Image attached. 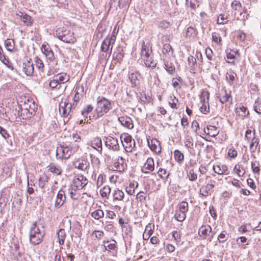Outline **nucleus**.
Instances as JSON below:
<instances>
[{
  "label": "nucleus",
  "instance_id": "f257e3e1",
  "mask_svg": "<svg viewBox=\"0 0 261 261\" xmlns=\"http://www.w3.org/2000/svg\"><path fill=\"white\" fill-rule=\"evenodd\" d=\"M44 234V232L41 231L36 222L34 223L29 232L30 243L34 245L39 244L42 241Z\"/></svg>",
  "mask_w": 261,
  "mask_h": 261
},
{
  "label": "nucleus",
  "instance_id": "f03ea898",
  "mask_svg": "<svg viewBox=\"0 0 261 261\" xmlns=\"http://www.w3.org/2000/svg\"><path fill=\"white\" fill-rule=\"evenodd\" d=\"M111 108V103L109 100L104 97L99 96L97 100L95 112L97 118L100 117L107 113Z\"/></svg>",
  "mask_w": 261,
  "mask_h": 261
},
{
  "label": "nucleus",
  "instance_id": "7ed1b4c3",
  "mask_svg": "<svg viewBox=\"0 0 261 261\" xmlns=\"http://www.w3.org/2000/svg\"><path fill=\"white\" fill-rule=\"evenodd\" d=\"M56 34L59 39L66 43H73L75 40L73 33L64 27L58 29Z\"/></svg>",
  "mask_w": 261,
  "mask_h": 261
},
{
  "label": "nucleus",
  "instance_id": "20e7f679",
  "mask_svg": "<svg viewBox=\"0 0 261 261\" xmlns=\"http://www.w3.org/2000/svg\"><path fill=\"white\" fill-rule=\"evenodd\" d=\"M121 143L126 152H130L135 147V141L128 134L121 135L120 137Z\"/></svg>",
  "mask_w": 261,
  "mask_h": 261
},
{
  "label": "nucleus",
  "instance_id": "39448f33",
  "mask_svg": "<svg viewBox=\"0 0 261 261\" xmlns=\"http://www.w3.org/2000/svg\"><path fill=\"white\" fill-rule=\"evenodd\" d=\"M72 154V150L69 146H60L57 147L56 155L59 159H67Z\"/></svg>",
  "mask_w": 261,
  "mask_h": 261
},
{
  "label": "nucleus",
  "instance_id": "423d86ee",
  "mask_svg": "<svg viewBox=\"0 0 261 261\" xmlns=\"http://www.w3.org/2000/svg\"><path fill=\"white\" fill-rule=\"evenodd\" d=\"M209 97L210 93L208 91H203L200 97L202 106L200 108V111L203 114L209 112Z\"/></svg>",
  "mask_w": 261,
  "mask_h": 261
},
{
  "label": "nucleus",
  "instance_id": "0eeeda50",
  "mask_svg": "<svg viewBox=\"0 0 261 261\" xmlns=\"http://www.w3.org/2000/svg\"><path fill=\"white\" fill-rule=\"evenodd\" d=\"M88 180L83 175H77L73 180V186L75 189L74 191L77 190H81L83 189L88 184Z\"/></svg>",
  "mask_w": 261,
  "mask_h": 261
},
{
  "label": "nucleus",
  "instance_id": "6e6552de",
  "mask_svg": "<svg viewBox=\"0 0 261 261\" xmlns=\"http://www.w3.org/2000/svg\"><path fill=\"white\" fill-rule=\"evenodd\" d=\"M106 146L114 151H118L120 149L117 139L111 136L106 137L104 139Z\"/></svg>",
  "mask_w": 261,
  "mask_h": 261
},
{
  "label": "nucleus",
  "instance_id": "1a4fd4ad",
  "mask_svg": "<svg viewBox=\"0 0 261 261\" xmlns=\"http://www.w3.org/2000/svg\"><path fill=\"white\" fill-rule=\"evenodd\" d=\"M231 93V91L227 90L225 88H223L219 91L217 96L220 101L223 104L229 101V99L231 102L232 99Z\"/></svg>",
  "mask_w": 261,
  "mask_h": 261
},
{
  "label": "nucleus",
  "instance_id": "9d476101",
  "mask_svg": "<svg viewBox=\"0 0 261 261\" xmlns=\"http://www.w3.org/2000/svg\"><path fill=\"white\" fill-rule=\"evenodd\" d=\"M102 245L106 250L112 251L116 253L117 252L118 247H117V242L114 240H107L102 242Z\"/></svg>",
  "mask_w": 261,
  "mask_h": 261
},
{
  "label": "nucleus",
  "instance_id": "9b49d317",
  "mask_svg": "<svg viewBox=\"0 0 261 261\" xmlns=\"http://www.w3.org/2000/svg\"><path fill=\"white\" fill-rule=\"evenodd\" d=\"M115 40L116 37L114 35L111 37H106L102 42L101 46V51L103 52H107L111 44H114Z\"/></svg>",
  "mask_w": 261,
  "mask_h": 261
},
{
  "label": "nucleus",
  "instance_id": "f8f14e48",
  "mask_svg": "<svg viewBox=\"0 0 261 261\" xmlns=\"http://www.w3.org/2000/svg\"><path fill=\"white\" fill-rule=\"evenodd\" d=\"M66 201L65 191L61 189L58 193L55 203V207L59 208L62 206Z\"/></svg>",
  "mask_w": 261,
  "mask_h": 261
},
{
  "label": "nucleus",
  "instance_id": "ddd939ff",
  "mask_svg": "<svg viewBox=\"0 0 261 261\" xmlns=\"http://www.w3.org/2000/svg\"><path fill=\"white\" fill-rule=\"evenodd\" d=\"M154 163L153 159L151 158H148L144 166L142 167L141 170L143 173H148L154 170Z\"/></svg>",
  "mask_w": 261,
  "mask_h": 261
},
{
  "label": "nucleus",
  "instance_id": "4468645a",
  "mask_svg": "<svg viewBox=\"0 0 261 261\" xmlns=\"http://www.w3.org/2000/svg\"><path fill=\"white\" fill-rule=\"evenodd\" d=\"M118 121L122 126L128 129L134 128V124L132 119L128 116H124L119 117L118 118Z\"/></svg>",
  "mask_w": 261,
  "mask_h": 261
},
{
  "label": "nucleus",
  "instance_id": "2eb2a0df",
  "mask_svg": "<svg viewBox=\"0 0 261 261\" xmlns=\"http://www.w3.org/2000/svg\"><path fill=\"white\" fill-rule=\"evenodd\" d=\"M148 145L150 149L156 153H159L161 151L160 142L156 139H152L150 141L148 140Z\"/></svg>",
  "mask_w": 261,
  "mask_h": 261
},
{
  "label": "nucleus",
  "instance_id": "dca6fc26",
  "mask_svg": "<svg viewBox=\"0 0 261 261\" xmlns=\"http://www.w3.org/2000/svg\"><path fill=\"white\" fill-rule=\"evenodd\" d=\"M72 105L70 103H66L62 102L60 104L59 111L64 117H67L70 114L71 110Z\"/></svg>",
  "mask_w": 261,
  "mask_h": 261
},
{
  "label": "nucleus",
  "instance_id": "f3484780",
  "mask_svg": "<svg viewBox=\"0 0 261 261\" xmlns=\"http://www.w3.org/2000/svg\"><path fill=\"white\" fill-rule=\"evenodd\" d=\"M152 55V48L149 45L145 44V42H143L142 45V50L141 52V56L143 59L151 56Z\"/></svg>",
  "mask_w": 261,
  "mask_h": 261
},
{
  "label": "nucleus",
  "instance_id": "a211bd4d",
  "mask_svg": "<svg viewBox=\"0 0 261 261\" xmlns=\"http://www.w3.org/2000/svg\"><path fill=\"white\" fill-rule=\"evenodd\" d=\"M204 132L210 137H215L219 134V130L215 126L207 125L206 128H204Z\"/></svg>",
  "mask_w": 261,
  "mask_h": 261
},
{
  "label": "nucleus",
  "instance_id": "6ab92c4d",
  "mask_svg": "<svg viewBox=\"0 0 261 261\" xmlns=\"http://www.w3.org/2000/svg\"><path fill=\"white\" fill-rule=\"evenodd\" d=\"M23 71L28 76L32 75L34 72V66L31 61H27L22 65Z\"/></svg>",
  "mask_w": 261,
  "mask_h": 261
},
{
  "label": "nucleus",
  "instance_id": "aec40b11",
  "mask_svg": "<svg viewBox=\"0 0 261 261\" xmlns=\"http://www.w3.org/2000/svg\"><path fill=\"white\" fill-rule=\"evenodd\" d=\"M211 231V227L209 225H202L198 230V234L203 239H206L208 232Z\"/></svg>",
  "mask_w": 261,
  "mask_h": 261
},
{
  "label": "nucleus",
  "instance_id": "412c9836",
  "mask_svg": "<svg viewBox=\"0 0 261 261\" xmlns=\"http://www.w3.org/2000/svg\"><path fill=\"white\" fill-rule=\"evenodd\" d=\"M236 113L242 119H244L249 114L247 108L243 106L238 107L236 109Z\"/></svg>",
  "mask_w": 261,
  "mask_h": 261
},
{
  "label": "nucleus",
  "instance_id": "4be33fe9",
  "mask_svg": "<svg viewBox=\"0 0 261 261\" xmlns=\"http://www.w3.org/2000/svg\"><path fill=\"white\" fill-rule=\"evenodd\" d=\"M213 169L215 173L222 175V174H227L226 172L227 171V167L223 164H219L213 166Z\"/></svg>",
  "mask_w": 261,
  "mask_h": 261
},
{
  "label": "nucleus",
  "instance_id": "5701e85b",
  "mask_svg": "<svg viewBox=\"0 0 261 261\" xmlns=\"http://www.w3.org/2000/svg\"><path fill=\"white\" fill-rule=\"evenodd\" d=\"M112 194L113 201H122L124 197V192L118 189H116L113 191Z\"/></svg>",
  "mask_w": 261,
  "mask_h": 261
},
{
  "label": "nucleus",
  "instance_id": "b1692460",
  "mask_svg": "<svg viewBox=\"0 0 261 261\" xmlns=\"http://www.w3.org/2000/svg\"><path fill=\"white\" fill-rule=\"evenodd\" d=\"M91 146L98 151L101 152L102 148L101 139L99 137L93 138L91 141Z\"/></svg>",
  "mask_w": 261,
  "mask_h": 261
},
{
  "label": "nucleus",
  "instance_id": "393cba45",
  "mask_svg": "<svg viewBox=\"0 0 261 261\" xmlns=\"http://www.w3.org/2000/svg\"><path fill=\"white\" fill-rule=\"evenodd\" d=\"M75 166L83 171H86L89 167V163L87 160H81L76 162Z\"/></svg>",
  "mask_w": 261,
  "mask_h": 261
},
{
  "label": "nucleus",
  "instance_id": "a878e982",
  "mask_svg": "<svg viewBox=\"0 0 261 261\" xmlns=\"http://www.w3.org/2000/svg\"><path fill=\"white\" fill-rule=\"evenodd\" d=\"M60 83H65L70 80V76L66 73H60L54 76Z\"/></svg>",
  "mask_w": 261,
  "mask_h": 261
},
{
  "label": "nucleus",
  "instance_id": "bb28decb",
  "mask_svg": "<svg viewBox=\"0 0 261 261\" xmlns=\"http://www.w3.org/2000/svg\"><path fill=\"white\" fill-rule=\"evenodd\" d=\"M164 68L170 74H173L175 72V67L173 63L169 61H164Z\"/></svg>",
  "mask_w": 261,
  "mask_h": 261
},
{
  "label": "nucleus",
  "instance_id": "cd10ccee",
  "mask_svg": "<svg viewBox=\"0 0 261 261\" xmlns=\"http://www.w3.org/2000/svg\"><path fill=\"white\" fill-rule=\"evenodd\" d=\"M215 187V185L213 184H207L205 187H203L200 190V193L201 195L206 197L208 195V192Z\"/></svg>",
  "mask_w": 261,
  "mask_h": 261
},
{
  "label": "nucleus",
  "instance_id": "c85d7f7f",
  "mask_svg": "<svg viewBox=\"0 0 261 261\" xmlns=\"http://www.w3.org/2000/svg\"><path fill=\"white\" fill-rule=\"evenodd\" d=\"M173 49L170 44L166 43L164 45L162 52L164 55L166 56H170L173 54Z\"/></svg>",
  "mask_w": 261,
  "mask_h": 261
},
{
  "label": "nucleus",
  "instance_id": "c756f323",
  "mask_svg": "<svg viewBox=\"0 0 261 261\" xmlns=\"http://www.w3.org/2000/svg\"><path fill=\"white\" fill-rule=\"evenodd\" d=\"M33 107H32L30 106L29 109L28 108H25L22 109V111H23V115L25 113L27 117L31 118L35 114V109L36 107L34 103H33Z\"/></svg>",
  "mask_w": 261,
  "mask_h": 261
},
{
  "label": "nucleus",
  "instance_id": "7c9ffc66",
  "mask_svg": "<svg viewBox=\"0 0 261 261\" xmlns=\"http://www.w3.org/2000/svg\"><path fill=\"white\" fill-rule=\"evenodd\" d=\"M250 142V149L251 152H254L256 151V148L259 145V139L255 136L252 138V139Z\"/></svg>",
  "mask_w": 261,
  "mask_h": 261
},
{
  "label": "nucleus",
  "instance_id": "2f4dec72",
  "mask_svg": "<svg viewBox=\"0 0 261 261\" xmlns=\"http://www.w3.org/2000/svg\"><path fill=\"white\" fill-rule=\"evenodd\" d=\"M197 35V31L192 27H189L188 28L186 36L188 38H194Z\"/></svg>",
  "mask_w": 261,
  "mask_h": 261
},
{
  "label": "nucleus",
  "instance_id": "473e14b6",
  "mask_svg": "<svg viewBox=\"0 0 261 261\" xmlns=\"http://www.w3.org/2000/svg\"><path fill=\"white\" fill-rule=\"evenodd\" d=\"M175 219L179 222H182L186 218V213L177 210L174 214Z\"/></svg>",
  "mask_w": 261,
  "mask_h": 261
},
{
  "label": "nucleus",
  "instance_id": "72a5a7b5",
  "mask_svg": "<svg viewBox=\"0 0 261 261\" xmlns=\"http://www.w3.org/2000/svg\"><path fill=\"white\" fill-rule=\"evenodd\" d=\"M19 13L21 15L18 14L17 15H19L21 17V20L25 24V25H30L32 24V22L31 16L27 14H23L21 12H20Z\"/></svg>",
  "mask_w": 261,
  "mask_h": 261
},
{
  "label": "nucleus",
  "instance_id": "f704fd0d",
  "mask_svg": "<svg viewBox=\"0 0 261 261\" xmlns=\"http://www.w3.org/2000/svg\"><path fill=\"white\" fill-rule=\"evenodd\" d=\"M144 63L146 67H151L154 68L155 67L156 63L154 61L153 59L152 55L143 59Z\"/></svg>",
  "mask_w": 261,
  "mask_h": 261
},
{
  "label": "nucleus",
  "instance_id": "c9c22d12",
  "mask_svg": "<svg viewBox=\"0 0 261 261\" xmlns=\"http://www.w3.org/2000/svg\"><path fill=\"white\" fill-rule=\"evenodd\" d=\"M49 177L45 174H43L39 178V186L40 188H44L46 184L48 182Z\"/></svg>",
  "mask_w": 261,
  "mask_h": 261
},
{
  "label": "nucleus",
  "instance_id": "e433bc0d",
  "mask_svg": "<svg viewBox=\"0 0 261 261\" xmlns=\"http://www.w3.org/2000/svg\"><path fill=\"white\" fill-rule=\"evenodd\" d=\"M251 169L254 173L259 174L260 171V165L258 161H254L251 162Z\"/></svg>",
  "mask_w": 261,
  "mask_h": 261
},
{
  "label": "nucleus",
  "instance_id": "4c0bfd02",
  "mask_svg": "<svg viewBox=\"0 0 261 261\" xmlns=\"http://www.w3.org/2000/svg\"><path fill=\"white\" fill-rule=\"evenodd\" d=\"M139 184L138 182H130L129 187L126 188V192L128 194L132 195L135 193V190L138 187Z\"/></svg>",
  "mask_w": 261,
  "mask_h": 261
},
{
  "label": "nucleus",
  "instance_id": "58836bf2",
  "mask_svg": "<svg viewBox=\"0 0 261 261\" xmlns=\"http://www.w3.org/2000/svg\"><path fill=\"white\" fill-rule=\"evenodd\" d=\"M14 41L11 39H7L5 41V46L6 49L11 52H12L14 49Z\"/></svg>",
  "mask_w": 261,
  "mask_h": 261
},
{
  "label": "nucleus",
  "instance_id": "ea45409f",
  "mask_svg": "<svg viewBox=\"0 0 261 261\" xmlns=\"http://www.w3.org/2000/svg\"><path fill=\"white\" fill-rule=\"evenodd\" d=\"M236 76L237 74L231 70H229L226 74V80L230 85L233 84Z\"/></svg>",
  "mask_w": 261,
  "mask_h": 261
},
{
  "label": "nucleus",
  "instance_id": "a19ab883",
  "mask_svg": "<svg viewBox=\"0 0 261 261\" xmlns=\"http://www.w3.org/2000/svg\"><path fill=\"white\" fill-rule=\"evenodd\" d=\"M58 238V242L60 245H63L64 243V241L66 238V233L64 229H60L57 233Z\"/></svg>",
  "mask_w": 261,
  "mask_h": 261
},
{
  "label": "nucleus",
  "instance_id": "79ce46f5",
  "mask_svg": "<svg viewBox=\"0 0 261 261\" xmlns=\"http://www.w3.org/2000/svg\"><path fill=\"white\" fill-rule=\"evenodd\" d=\"M111 192V190L110 187L109 186H105L100 190V195L102 197L108 199Z\"/></svg>",
  "mask_w": 261,
  "mask_h": 261
},
{
  "label": "nucleus",
  "instance_id": "37998d69",
  "mask_svg": "<svg viewBox=\"0 0 261 261\" xmlns=\"http://www.w3.org/2000/svg\"><path fill=\"white\" fill-rule=\"evenodd\" d=\"M138 75H140L138 72L132 73L129 76V79L131 82L132 87H136L137 86V81L138 80Z\"/></svg>",
  "mask_w": 261,
  "mask_h": 261
},
{
  "label": "nucleus",
  "instance_id": "c03bdc74",
  "mask_svg": "<svg viewBox=\"0 0 261 261\" xmlns=\"http://www.w3.org/2000/svg\"><path fill=\"white\" fill-rule=\"evenodd\" d=\"M174 156L175 160L178 163H181L184 159L183 153L178 150H175L174 152Z\"/></svg>",
  "mask_w": 261,
  "mask_h": 261
},
{
  "label": "nucleus",
  "instance_id": "a18cd8bd",
  "mask_svg": "<svg viewBox=\"0 0 261 261\" xmlns=\"http://www.w3.org/2000/svg\"><path fill=\"white\" fill-rule=\"evenodd\" d=\"M255 130L253 128V130L248 129L246 131L245 138L248 141L252 140V138L255 137Z\"/></svg>",
  "mask_w": 261,
  "mask_h": 261
},
{
  "label": "nucleus",
  "instance_id": "49530a36",
  "mask_svg": "<svg viewBox=\"0 0 261 261\" xmlns=\"http://www.w3.org/2000/svg\"><path fill=\"white\" fill-rule=\"evenodd\" d=\"M48 170L52 173H55L58 175L61 174L62 170L59 166L50 165L49 166Z\"/></svg>",
  "mask_w": 261,
  "mask_h": 261
},
{
  "label": "nucleus",
  "instance_id": "de8ad7c7",
  "mask_svg": "<svg viewBox=\"0 0 261 261\" xmlns=\"http://www.w3.org/2000/svg\"><path fill=\"white\" fill-rule=\"evenodd\" d=\"M184 144L187 148H193V139L191 137L187 136L184 139Z\"/></svg>",
  "mask_w": 261,
  "mask_h": 261
},
{
  "label": "nucleus",
  "instance_id": "09e8293b",
  "mask_svg": "<svg viewBox=\"0 0 261 261\" xmlns=\"http://www.w3.org/2000/svg\"><path fill=\"white\" fill-rule=\"evenodd\" d=\"M92 217L96 220H98L104 216L103 212L101 210H97L91 214Z\"/></svg>",
  "mask_w": 261,
  "mask_h": 261
},
{
  "label": "nucleus",
  "instance_id": "8fccbe9b",
  "mask_svg": "<svg viewBox=\"0 0 261 261\" xmlns=\"http://www.w3.org/2000/svg\"><path fill=\"white\" fill-rule=\"evenodd\" d=\"M247 238L245 237H240L237 239L236 241L241 248L245 249L246 248V245L248 244V243L246 244H244L247 242Z\"/></svg>",
  "mask_w": 261,
  "mask_h": 261
},
{
  "label": "nucleus",
  "instance_id": "3c124183",
  "mask_svg": "<svg viewBox=\"0 0 261 261\" xmlns=\"http://www.w3.org/2000/svg\"><path fill=\"white\" fill-rule=\"evenodd\" d=\"M226 57L228 59L233 60L236 58L237 55H239L238 50L232 49H227L226 50Z\"/></svg>",
  "mask_w": 261,
  "mask_h": 261
},
{
  "label": "nucleus",
  "instance_id": "603ef678",
  "mask_svg": "<svg viewBox=\"0 0 261 261\" xmlns=\"http://www.w3.org/2000/svg\"><path fill=\"white\" fill-rule=\"evenodd\" d=\"M229 238V234L226 231H222L218 236V240L220 243H224Z\"/></svg>",
  "mask_w": 261,
  "mask_h": 261
},
{
  "label": "nucleus",
  "instance_id": "864d4df0",
  "mask_svg": "<svg viewBox=\"0 0 261 261\" xmlns=\"http://www.w3.org/2000/svg\"><path fill=\"white\" fill-rule=\"evenodd\" d=\"M254 111L258 113L261 114V97L256 99L254 105Z\"/></svg>",
  "mask_w": 261,
  "mask_h": 261
},
{
  "label": "nucleus",
  "instance_id": "5fc2aeb1",
  "mask_svg": "<svg viewBox=\"0 0 261 261\" xmlns=\"http://www.w3.org/2000/svg\"><path fill=\"white\" fill-rule=\"evenodd\" d=\"M179 211L187 213L189 210L188 203L187 202L183 201L178 204Z\"/></svg>",
  "mask_w": 261,
  "mask_h": 261
},
{
  "label": "nucleus",
  "instance_id": "6e6d98bb",
  "mask_svg": "<svg viewBox=\"0 0 261 261\" xmlns=\"http://www.w3.org/2000/svg\"><path fill=\"white\" fill-rule=\"evenodd\" d=\"M178 101V99L176 98L175 96H170V99L169 101V104L170 106L173 109H177L178 107H177V103Z\"/></svg>",
  "mask_w": 261,
  "mask_h": 261
},
{
  "label": "nucleus",
  "instance_id": "4d7b16f0",
  "mask_svg": "<svg viewBox=\"0 0 261 261\" xmlns=\"http://www.w3.org/2000/svg\"><path fill=\"white\" fill-rule=\"evenodd\" d=\"M93 107L91 105H87L82 111V114L84 117H87L89 113L93 110Z\"/></svg>",
  "mask_w": 261,
  "mask_h": 261
},
{
  "label": "nucleus",
  "instance_id": "13d9d810",
  "mask_svg": "<svg viewBox=\"0 0 261 261\" xmlns=\"http://www.w3.org/2000/svg\"><path fill=\"white\" fill-rule=\"evenodd\" d=\"M123 53L121 51L118 50L113 54V59L117 60V62H121L123 60Z\"/></svg>",
  "mask_w": 261,
  "mask_h": 261
},
{
  "label": "nucleus",
  "instance_id": "bf43d9fd",
  "mask_svg": "<svg viewBox=\"0 0 261 261\" xmlns=\"http://www.w3.org/2000/svg\"><path fill=\"white\" fill-rule=\"evenodd\" d=\"M231 6L232 8L236 11H240L242 8L241 3L237 0L232 1Z\"/></svg>",
  "mask_w": 261,
  "mask_h": 261
},
{
  "label": "nucleus",
  "instance_id": "052dcab7",
  "mask_svg": "<svg viewBox=\"0 0 261 261\" xmlns=\"http://www.w3.org/2000/svg\"><path fill=\"white\" fill-rule=\"evenodd\" d=\"M1 62L5 64L7 67H8L11 70H13V66L12 63H10L9 60L7 59L5 56H3L2 58V60H0Z\"/></svg>",
  "mask_w": 261,
  "mask_h": 261
},
{
  "label": "nucleus",
  "instance_id": "680f3d73",
  "mask_svg": "<svg viewBox=\"0 0 261 261\" xmlns=\"http://www.w3.org/2000/svg\"><path fill=\"white\" fill-rule=\"evenodd\" d=\"M52 50L48 44H42L41 46V51L42 53L46 56Z\"/></svg>",
  "mask_w": 261,
  "mask_h": 261
},
{
  "label": "nucleus",
  "instance_id": "e2e57ef3",
  "mask_svg": "<svg viewBox=\"0 0 261 261\" xmlns=\"http://www.w3.org/2000/svg\"><path fill=\"white\" fill-rule=\"evenodd\" d=\"M227 17L225 16V14H220L217 18L218 24H225L227 22L228 20H226Z\"/></svg>",
  "mask_w": 261,
  "mask_h": 261
},
{
  "label": "nucleus",
  "instance_id": "0e129e2a",
  "mask_svg": "<svg viewBox=\"0 0 261 261\" xmlns=\"http://www.w3.org/2000/svg\"><path fill=\"white\" fill-rule=\"evenodd\" d=\"M158 174L162 178H167L169 176V174H167L166 170L162 168H160L158 172Z\"/></svg>",
  "mask_w": 261,
  "mask_h": 261
},
{
  "label": "nucleus",
  "instance_id": "69168bd1",
  "mask_svg": "<svg viewBox=\"0 0 261 261\" xmlns=\"http://www.w3.org/2000/svg\"><path fill=\"white\" fill-rule=\"evenodd\" d=\"M35 62H36V66L38 68V69L39 70H40L41 71H42L43 70V68H44V64H43L42 60H41L38 57H36V59H35Z\"/></svg>",
  "mask_w": 261,
  "mask_h": 261
},
{
  "label": "nucleus",
  "instance_id": "338daca9",
  "mask_svg": "<svg viewBox=\"0 0 261 261\" xmlns=\"http://www.w3.org/2000/svg\"><path fill=\"white\" fill-rule=\"evenodd\" d=\"M188 62L190 66L193 67L196 65V59L192 56H190L188 58Z\"/></svg>",
  "mask_w": 261,
  "mask_h": 261
},
{
  "label": "nucleus",
  "instance_id": "774afa93",
  "mask_svg": "<svg viewBox=\"0 0 261 261\" xmlns=\"http://www.w3.org/2000/svg\"><path fill=\"white\" fill-rule=\"evenodd\" d=\"M188 176L189 180L191 181H195L197 178V175L195 173L193 169L189 171Z\"/></svg>",
  "mask_w": 261,
  "mask_h": 261
}]
</instances>
